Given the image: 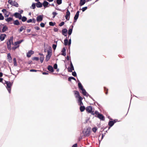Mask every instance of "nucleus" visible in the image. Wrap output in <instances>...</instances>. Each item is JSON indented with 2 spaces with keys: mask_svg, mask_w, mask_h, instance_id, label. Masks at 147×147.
Instances as JSON below:
<instances>
[{
  "mask_svg": "<svg viewBox=\"0 0 147 147\" xmlns=\"http://www.w3.org/2000/svg\"><path fill=\"white\" fill-rule=\"evenodd\" d=\"M57 45L55 44H53V49L55 50L56 47Z\"/></svg>",
  "mask_w": 147,
  "mask_h": 147,
  "instance_id": "4d7b16f0",
  "label": "nucleus"
},
{
  "mask_svg": "<svg viewBox=\"0 0 147 147\" xmlns=\"http://www.w3.org/2000/svg\"><path fill=\"white\" fill-rule=\"evenodd\" d=\"M19 47V45L17 46L13 47L12 48L13 50H15L16 49H17Z\"/></svg>",
  "mask_w": 147,
  "mask_h": 147,
  "instance_id": "603ef678",
  "label": "nucleus"
},
{
  "mask_svg": "<svg viewBox=\"0 0 147 147\" xmlns=\"http://www.w3.org/2000/svg\"><path fill=\"white\" fill-rule=\"evenodd\" d=\"M49 24L51 26H53L55 24V23H53L52 22H49Z\"/></svg>",
  "mask_w": 147,
  "mask_h": 147,
  "instance_id": "c03bdc74",
  "label": "nucleus"
},
{
  "mask_svg": "<svg viewBox=\"0 0 147 147\" xmlns=\"http://www.w3.org/2000/svg\"><path fill=\"white\" fill-rule=\"evenodd\" d=\"M75 95H76V98H79V96H80L79 95V93L78 91L74 90V91Z\"/></svg>",
  "mask_w": 147,
  "mask_h": 147,
  "instance_id": "aec40b11",
  "label": "nucleus"
},
{
  "mask_svg": "<svg viewBox=\"0 0 147 147\" xmlns=\"http://www.w3.org/2000/svg\"><path fill=\"white\" fill-rule=\"evenodd\" d=\"M14 16L16 18H18L20 20L21 19L22 16L19 13L17 12L15 13Z\"/></svg>",
  "mask_w": 147,
  "mask_h": 147,
  "instance_id": "9d476101",
  "label": "nucleus"
},
{
  "mask_svg": "<svg viewBox=\"0 0 147 147\" xmlns=\"http://www.w3.org/2000/svg\"><path fill=\"white\" fill-rule=\"evenodd\" d=\"M72 75L74 77H76L77 76L76 74L75 71L72 72Z\"/></svg>",
  "mask_w": 147,
  "mask_h": 147,
  "instance_id": "864d4df0",
  "label": "nucleus"
},
{
  "mask_svg": "<svg viewBox=\"0 0 147 147\" xmlns=\"http://www.w3.org/2000/svg\"><path fill=\"white\" fill-rule=\"evenodd\" d=\"M86 111L89 113H91V114L94 115V111H92V108L91 106H89L86 107Z\"/></svg>",
  "mask_w": 147,
  "mask_h": 147,
  "instance_id": "7ed1b4c3",
  "label": "nucleus"
},
{
  "mask_svg": "<svg viewBox=\"0 0 147 147\" xmlns=\"http://www.w3.org/2000/svg\"><path fill=\"white\" fill-rule=\"evenodd\" d=\"M68 45L69 46L71 44V39H70L69 40V41H68Z\"/></svg>",
  "mask_w": 147,
  "mask_h": 147,
  "instance_id": "0e129e2a",
  "label": "nucleus"
},
{
  "mask_svg": "<svg viewBox=\"0 0 147 147\" xmlns=\"http://www.w3.org/2000/svg\"><path fill=\"white\" fill-rule=\"evenodd\" d=\"M5 83L6 84L7 86L6 87L9 93H11V87L13 85V82L11 83L10 81H5Z\"/></svg>",
  "mask_w": 147,
  "mask_h": 147,
  "instance_id": "f03ea898",
  "label": "nucleus"
},
{
  "mask_svg": "<svg viewBox=\"0 0 147 147\" xmlns=\"http://www.w3.org/2000/svg\"><path fill=\"white\" fill-rule=\"evenodd\" d=\"M26 28V27L25 26H21L20 29L19 30V31L20 32L23 31V30H25Z\"/></svg>",
  "mask_w": 147,
  "mask_h": 147,
  "instance_id": "a878e982",
  "label": "nucleus"
},
{
  "mask_svg": "<svg viewBox=\"0 0 147 147\" xmlns=\"http://www.w3.org/2000/svg\"><path fill=\"white\" fill-rule=\"evenodd\" d=\"M116 122V121L115 120L114 121H109L108 123V125L110 126V127L109 128V129L111 127L113 126L115 123Z\"/></svg>",
  "mask_w": 147,
  "mask_h": 147,
  "instance_id": "6e6552de",
  "label": "nucleus"
},
{
  "mask_svg": "<svg viewBox=\"0 0 147 147\" xmlns=\"http://www.w3.org/2000/svg\"><path fill=\"white\" fill-rule=\"evenodd\" d=\"M53 67L55 69H57V64H55L53 66Z\"/></svg>",
  "mask_w": 147,
  "mask_h": 147,
  "instance_id": "6e6d98bb",
  "label": "nucleus"
},
{
  "mask_svg": "<svg viewBox=\"0 0 147 147\" xmlns=\"http://www.w3.org/2000/svg\"><path fill=\"white\" fill-rule=\"evenodd\" d=\"M4 18L1 13H0V20H3L4 19Z\"/></svg>",
  "mask_w": 147,
  "mask_h": 147,
  "instance_id": "49530a36",
  "label": "nucleus"
},
{
  "mask_svg": "<svg viewBox=\"0 0 147 147\" xmlns=\"http://www.w3.org/2000/svg\"><path fill=\"white\" fill-rule=\"evenodd\" d=\"M72 147H77V144H74L72 146Z\"/></svg>",
  "mask_w": 147,
  "mask_h": 147,
  "instance_id": "338daca9",
  "label": "nucleus"
},
{
  "mask_svg": "<svg viewBox=\"0 0 147 147\" xmlns=\"http://www.w3.org/2000/svg\"><path fill=\"white\" fill-rule=\"evenodd\" d=\"M47 69L49 71L51 72H53L54 71V69L53 67L51 65H49Z\"/></svg>",
  "mask_w": 147,
  "mask_h": 147,
  "instance_id": "393cba45",
  "label": "nucleus"
},
{
  "mask_svg": "<svg viewBox=\"0 0 147 147\" xmlns=\"http://www.w3.org/2000/svg\"><path fill=\"white\" fill-rule=\"evenodd\" d=\"M13 24L16 25L18 26L20 24V22L18 20H16L13 22Z\"/></svg>",
  "mask_w": 147,
  "mask_h": 147,
  "instance_id": "c85d7f7f",
  "label": "nucleus"
},
{
  "mask_svg": "<svg viewBox=\"0 0 147 147\" xmlns=\"http://www.w3.org/2000/svg\"><path fill=\"white\" fill-rule=\"evenodd\" d=\"M12 5L16 7H18L19 6V5L18 3L16 2V1H13V3L11 5Z\"/></svg>",
  "mask_w": 147,
  "mask_h": 147,
  "instance_id": "bb28decb",
  "label": "nucleus"
},
{
  "mask_svg": "<svg viewBox=\"0 0 147 147\" xmlns=\"http://www.w3.org/2000/svg\"><path fill=\"white\" fill-rule=\"evenodd\" d=\"M27 22L28 23H30V22H32V20L31 19H30L28 20L27 21Z\"/></svg>",
  "mask_w": 147,
  "mask_h": 147,
  "instance_id": "680f3d73",
  "label": "nucleus"
},
{
  "mask_svg": "<svg viewBox=\"0 0 147 147\" xmlns=\"http://www.w3.org/2000/svg\"><path fill=\"white\" fill-rule=\"evenodd\" d=\"M27 19V18L26 17L23 16L22 18H21V19H22V22H24L26 21Z\"/></svg>",
  "mask_w": 147,
  "mask_h": 147,
  "instance_id": "e433bc0d",
  "label": "nucleus"
},
{
  "mask_svg": "<svg viewBox=\"0 0 147 147\" xmlns=\"http://www.w3.org/2000/svg\"><path fill=\"white\" fill-rule=\"evenodd\" d=\"M80 111L82 112H83L85 109V107L84 106L81 105L80 108Z\"/></svg>",
  "mask_w": 147,
  "mask_h": 147,
  "instance_id": "7c9ffc66",
  "label": "nucleus"
},
{
  "mask_svg": "<svg viewBox=\"0 0 147 147\" xmlns=\"http://www.w3.org/2000/svg\"><path fill=\"white\" fill-rule=\"evenodd\" d=\"M73 28V26H72L71 28H69L68 30V34L69 35H70L72 32Z\"/></svg>",
  "mask_w": 147,
  "mask_h": 147,
  "instance_id": "c756f323",
  "label": "nucleus"
},
{
  "mask_svg": "<svg viewBox=\"0 0 147 147\" xmlns=\"http://www.w3.org/2000/svg\"><path fill=\"white\" fill-rule=\"evenodd\" d=\"M6 34H1L0 36V39L1 41L3 40L6 36Z\"/></svg>",
  "mask_w": 147,
  "mask_h": 147,
  "instance_id": "2eb2a0df",
  "label": "nucleus"
},
{
  "mask_svg": "<svg viewBox=\"0 0 147 147\" xmlns=\"http://www.w3.org/2000/svg\"><path fill=\"white\" fill-rule=\"evenodd\" d=\"M38 71V70H37L34 69H31L30 70V72H36Z\"/></svg>",
  "mask_w": 147,
  "mask_h": 147,
  "instance_id": "bf43d9fd",
  "label": "nucleus"
},
{
  "mask_svg": "<svg viewBox=\"0 0 147 147\" xmlns=\"http://www.w3.org/2000/svg\"><path fill=\"white\" fill-rule=\"evenodd\" d=\"M64 45L65 46H67L68 45V40L66 38L64 40Z\"/></svg>",
  "mask_w": 147,
  "mask_h": 147,
  "instance_id": "72a5a7b5",
  "label": "nucleus"
},
{
  "mask_svg": "<svg viewBox=\"0 0 147 147\" xmlns=\"http://www.w3.org/2000/svg\"><path fill=\"white\" fill-rule=\"evenodd\" d=\"M22 42V40L21 41H18L15 42L14 43V44L15 45H19V44L21 43Z\"/></svg>",
  "mask_w": 147,
  "mask_h": 147,
  "instance_id": "a19ab883",
  "label": "nucleus"
},
{
  "mask_svg": "<svg viewBox=\"0 0 147 147\" xmlns=\"http://www.w3.org/2000/svg\"><path fill=\"white\" fill-rule=\"evenodd\" d=\"M8 3H9L11 5L13 3V1H12V0H9L8 1Z\"/></svg>",
  "mask_w": 147,
  "mask_h": 147,
  "instance_id": "13d9d810",
  "label": "nucleus"
},
{
  "mask_svg": "<svg viewBox=\"0 0 147 147\" xmlns=\"http://www.w3.org/2000/svg\"><path fill=\"white\" fill-rule=\"evenodd\" d=\"M64 24V22H62L59 24V26H62Z\"/></svg>",
  "mask_w": 147,
  "mask_h": 147,
  "instance_id": "de8ad7c7",
  "label": "nucleus"
},
{
  "mask_svg": "<svg viewBox=\"0 0 147 147\" xmlns=\"http://www.w3.org/2000/svg\"><path fill=\"white\" fill-rule=\"evenodd\" d=\"M104 90L105 94H106L107 95L108 94V89L106 88V87H104Z\"/></svg>",
  "mask_w": 147,
  "mask_h": 147,
  "instance_id": "58836bf2",
  "label": "nucleus"
},
{
  "mask_svg": "<svg viewBox=\"0 0 147 147\" xmlns=\"http://www.w3.org/2000/svg\"><path fill=\"white\" fill-rule=\"evenodd\" d=\"M70 68H68V71L69 72H72V70H74V68L71 62H70Z\"/></svg>",
  "mask_w": 147,
  "mask_h": 147,
  "instance_id": "0eeeda50",
  "label": "nucleus"
},
{
  "mask_svg": "<svg viewBox=\"0 0 147 147\" xmlns=\"http://www.w3.org/2000/svg\"><path fill=\"white\" fill-rule=\"evenodd\" d=\"M65 51L66 49L64 47L63 48L61 51V52L62 53H61V55H62L65 56L66 55Z\"/></svg>",
  "mask_w": 147,
  "mask_h": 147,
  "instance_id": "5701e85b",
  "label": "nucleus"
},
{
  "mask_svg": "<svg viewBox=\"0 0 147 147\" xmlns=\"http://www.w3.org/2000/svg\"><path fill=\"white\" fill-rule=\"evenodd\" d=\"M78 87L79 89L81 90L84 89L83 86L80 82L78 83Z\"/></svg>",
  "mask_w": 147,
  "mask_h": 147,
  "instance_id": "cd10ccee",
  "label": "nucleus"
},
{
  "mask_svg": "<svg viewBox=\"0 0 147 147\" xmlns=\"http://www.w3.org/2000/svg\"><path fill=\"white\" fill-rule=\"evenodd\" d=\"M37 7L38 8L41 7H42V4L40 1H38L37 3L36 4Z\"/></svg>",
  "mask_w": 147,
  "mask_h": 147,
  "instance_id": "b1692460",
  "label": "nucleus"
},
{
  "mask_svg": "<svg viewBox=\"0 0 147 147\" xmlns=\"http://www.w3.org/2000/svg\"><path fill=\"white\" fill-rule=\"evenodd\" d=\"M7 30L8 28L7 27L3 24V26L2 28V32H5Z\"/></svg>",
  "mask_w": 147,
  "mask_h": 147,
  "instance_id": "6ab92c4d",
  "label": "nucleus"
},
{
  "mask_svg": "<svg viewBox=\"0 0 147 147\" xmlns=\"http://www.w3.org/2000/svg\"><path fill=\"white\" fill-rule=\"evenodd\" d=\"M53 15V18H54L55 17V16L57 14V13L56 12H53L52 13Z\"/></svg>",
  "mask_w": 147,
  "mask_h": 147,
  "instance_id": "79ce46f5",
  "label": "nucleus"
},
{
  "mask_svg": "<svg viewBox=\"0 0 147 147\" xmlns=\"http://www.w3.org/2000/svg\"><path fill=\"white\" fill-rule=\"evenodd\" d=\"M97 117L102 120H103L104 119V118L102 114H100V113L98 114V115L97 116Z\"/></svg>",
  "mask_w": 147,
  "mask_h": 147,
  "instance_id": "412c9836",
  "label": "nucleus"
},
{
  "mask_svg": "<svg viewBox=\"0 0 147 147\" xmlns=\"http://www.w3.org/2000/svg\"><path fill=\"white\" fill-rule=\"evenodd\" d=\"M13 20L12 18H7L6 19H5V20L7 22H9L10 21H11L12 20Z\"/></svg>",
  "mask_w": 147,
  "mask_h": 147,
  "instance_id": "473e14b6",
  "label": "nucleus"
},
{
  "mask_svg": "<svg viewBox=\"0 0 147 147\" xmlns=\"http://www.w3.org/2000/svg\"><path fill=\"white\" fill-rule=\"evenodd\" d=\"M70 13L68 9L67 10L66 14L65 16L66 19L67 20H69L70 16Z\"/></svg>",
  "mask_w": 147,
  "mask_h": 147,
  "instance_id": "1a4fd4ad",
  "label": "nucleus"
},
{
  "mask_svg": "<svg viewBox=\"0 0 147 147\" xmlns=\"http://www.w3.org/2000/svg\"><path fill=\"white\" fill-rule=\"evenodd\" d=\"M34 53V51L31 50L29 51L27 53V56L28 57H30L31 55L33 54Z\"/></svg>",
  "mask_w": 147,
  "mask_h": 147,
  "instance_id": "ddd939ff",
  "label": "nucleus"
},
{
  "mask_svg": "<svg viewBox=\"0 0 147 147\" xmlns=\"http://www.w3.org/2000/svg\"><path fill=\"white\" fill-rule=\"evenodd\" d=\"M39 55L40 56V62L41 63H42L43 62L44 60V56L42 54L40 53H39Z\"/></svg>",
  "mask_w": 147,
  "mask_h": 147,
  "instance_id": "f3484780",
  "label": "nucleus"
},
{
  "mask_svg": "<svg viewBox=\"0 0 147 147\" xmlns=\"http://www.w3.org/2000/svg\"><path fill=\"white\" fill-rule=\"evenodd\" d=\"M71 79L74 80H76V79L73 77H69L68 78V80L69 81H71Z\"/></svg>",
  "mask_w": 147,
  "mask_h": 147,
  "instance_id": "c9c22d12",
  "label": "nucleus"
},
{
  "mask_svg": "<svg viewBox=\"0 0 147 147\" xmlns=\"http://www.w3.org/2000/svg\"><path fill=\"white\" fill-rule=\"evenodd\" d=\"M32 21H33L34 23H35L36 22V20L35 19L33 18L32 19Z\"/></svg>",
  "mask_w": 147,
  "mask_h": 147,
  "instance_id": "774afa93",
  "label": "nucleus"
},
{
  "mask_svg": "<svg viewBox=\"0 0 147 147\" xmlns=\"http://www.w3.org/2000/svg\"><path fill=\"white\" fill-rule=\"evenodd\" d=\"M32 59L34 60L38 61L39 60V58L37 57H33Z\"/></svg>",
  "mask_w": 147,
  "mask_h": 147,
  "instance_id": "a18cd8bd",
  "label": "nucleus"
},
{
  "mask_svg": "<svg viewBox=\"0 0 147 147\" xmlns=\"http://www.w3.org/2000/svg\"><path fill=\"white\" fill-rule=\"evenodd\" d=\"M40 26L42 27H44L45 26V24L43 23H41L40 24Z\"/></svg>",
  "mask_w": 147,
  "mask_h": 147,
  "instance_id": "5fc2aeb1",
  "label": "nucleus"
},
{
  "mask_svg": "<svg viewBox=\"0 0 147 147\" xmlns=\"http://www.w3.org/2000/svg\"><path fill=\"white\" fill-rule=\"evenodd\" d=\"M7 57H8V59L9 60L11 61L12 58H11V56L10 55V53H9L8 54Z\"/></svg>",
  "mask_w": 147,
  "mask_h": 147,
  "instance_id": "4c0bfd02",
  "label": "nucleus"
},
{
  "mask_svg": "<svg viewBox=\"0 0 147 147\" xmlns=\"http://www.w3.org/2000/svg\"><path fill=\"white\" fill-rule=\"evenodd\" d=\"M83 133L85 136H88L90 135V129H87L84 132H83Z\"/></svg>",
  "mask_w": 147,
  "mask_h": 147,
  "instance_id": "39448f33",
  "label": "nucleus"
},
{
  "mask_svg": "<svg viewBox=\"0 0 147 147\" xmlns=\"http://www.w3.org/2000/svg\"><path fill=\"white\" fill-rule=\"evenodd\" d=\"M43 19V16L41 15L38 16L36 18V21L38 22L42 21Z\"/></svg>",
  "mask_w": 147,
  "mask_h": 147,
  "instance_id": "f8f14e48",
  "label": "nucleus"
},
{
  "mask_svg": "<svg viewBox=\"0 0 147 147\" xmlns=\"http://www.w3.org/2000/svg\"><path fill=\"white\" fill-rule=\"evenodd\" d=\"M87 9V7H83L82 9V11L84 12Z\"/></svg>",
  "mask_w": 147,
  "mask_h": 147,
  "instance_id": "8fccbe9b",
  "label": "nucleus"
},
{
  "mask_svg": "<svg viewBox=\"0 0 147 147\" xmlns=\"http://www.w3.org/2000/svg\"><path fill=\"white\" fill-rule=\"evenodd\" d=\"M67 30L66 28L63 29L62 30V34L65 36H67Z\"/></svg>",
  "mask_w": 147,
  "mask_h": 147,
  "instance_id": "9b49d317",
  "label": "nucleus"
},
{
  "mask_svg": "<svg viewBox=\"0 0 147 147\" xmlns=\"http://www.w3.org/2000/svg\"><path fill=\"white\" fill-rule=\"evenodd\" d=\"M94 113V115L95 114L96 115H98V114H99V113H98V112L97 111H96Z\"/></svg>",
  "mask_w": 147,
  "mask_h": 147,
  "instance_id": "e2e57ef3",
  "label": "nucleus"
},
{
  "mask_svg": "<svg viewBox=\"0 0 147 147\" xmlns=\"http://www.w3.org/2000/svg\"><path fill=\"white\" fill-rule=\"evenodd\" d=\"M79 12H80L79 11H78L74 17V19L75 21H76L78 18Z\"/></svg>",
  "mask_w": 147,
  "mask_h": 147,
  "instance_id": "dca6fc26",
  "label": "nucleus"
},
{
  "mask_svg": "<svg viewBox=\"0 0 147 147\" xmlns=\"http://www.w3.org/2000/svg\"><path fill=\"white\" fill-rule=\"evenodd\" d=\"M13 61L14 63V65L15 66H17V61L16 60V59L15 58H14L13 59Z\"/></svg>",
  "mask_w": 147,
  "mask_h": 147,
  "instance_id": "f704fd0d",
  "label": "nucleus"
},
{
  "mask_svg": "<svg viewBox=\"0 0 147 147\" xmlns=\"http://www.w3.org/2000/svg\"><path fill=\"white\" fill-rule=\"evenodd\" d=\"M49 4V3L47 1H45L43 2L42 4L43 6L45 7H48V5Z\"/></svg>",
  "mask_w": 147,
  "mask_h": 147,
  "instance_id": "4be33fe9",
  "label": "nucleus"
},
{
  "mask_svg": "<svg viewBox=\"0 0 147 147\" xmlns=\"http://www.w3.org/2000/svg\"><path fill=\"white\" fill-rule=\"evenodd\" d=\"M97 130V129L96 127H93L92 128V131L94 133L96 132Z\"/></svg>",
  "mask_w": 147,
  "mask_h": 147,
  "instance_id": "37998d69",
  "label": "nucleus"
},
{
  "mask_svg": "<svg viewBox=\"0 0 147 147\" xmlns=\"http://www.w3.org/2000/svg\"><path fill=\"white\" fill-rule=\"evenodd\" d=\"M86 3L85 0H80V6L83 5Z\"/></svg>",
  "mask_w": 147,
  "mask_h": 147,
  "instance_id": "2f4dec72",
  "label": "nucleus"
},
{
  "mask_svg": "<svg viewBox=\"0 0 147 147\" xmlns=\"http://www.w3.org/2000/svg\"><path fill=\"white\" fill-rule=\"evenodd\" d=\"M78 98V101L79 103V105L80 106L83 105V104L82 101V100L83 99V98L81 96H79Z\"/></svg>",
  "mask_w": 147,
  "mask_h": 147,
  "instance_id": "4468645a",
  "label": "nucleus"
},
{
  "mask_svg": "<svg viewBox=\"0 0 147 147\" xmlns=\"http://www.w3.org/2000/svg\"><path fill=\"white\" fill-rule=\"evenodd\" d=\"M51 52L50 51H47L48 54L46 55L45 60L46 61H48L50 59L51 56Z\"/></svg>",
  "mask_w": 147,
  "mask_h": 147,
  "instance_id": "20e7f679",
  "label": "nucleus"
},
{
  "mask_svg": "<svg viewBox=\"0 0 147 147\" xmlns=\"http://www.w3.org/2000/svg\"><path fill=\"white\" fill-rule=\"evenodd\" d=\"M2 11L4 13L5 17H7L9 16V12L7 11L5 9H3L2 10Z\"/></svg>",
  "mask_w": 147,
  "mask_h": 147,
  "instance_id": "423d86ee",
  "label": "nucleus"
},
{
  "mask_svg": "<svg viewBox=\"0 0 147 147\" xmlns=\"http://www.w3.org/2000/svg\"><path fill=\"white\" fill-rule=\"evenodd\" d=\"M32 6L33 9H34L36 7L35 4V3H33L32 4Z\"/></svg>",
  "mask_w": 147,
  "mask_h": 147,
  "instance_id": "3c124183",
  "label": "nucleus"
},
{
  "mask_svg": "<svg viewBox=\"0 0 147 147\" xmlns=\"http://www.w3.org/2000/svg\"><path fill=\"white\" fill-rule=\"evenodd\" d=\"M56 2L58 5H60L62 3V0H57Z\"/></svg>",
  "mask_w": 147,
  "mask_h": 147,
  "instance_id": "ea45409f",
  "label": "nucleus"
},
{
  "mask_svg": "<svg viewBox=\"0 0 147 147\" xmlns=\"http://www.w3.org/2000/svg\"><path fill=\"white\" fill-rule=\"evenodd\" d=\"M58 29L57 28H55L54 29V31H55V32H57L58 31Z\"/></svg>",
  "mask_w": 147,
  "mask_h": 147,
  "instance_id": "69168bd1",
  "label": "nucleus"
},
{
  "mask_svg": "<svg viewBox=\"0 0 147 147\" xmlns=\"http://www.w3.org/2000/svg\"><path fill=\"white\" fill-rule=\"evenodd\" d=\"M3 26V24H1L0 25V33L2 32V30H1V29L2 28V27Z\"/></svg>",
  "mask_w": 147,
  "mask_h": 147,
  "instance_id": "09e8293b",
  "label": "nucleus"
},
{
  "mask_svg": "<svg viewBox=\"0 0 147 147\" xmlns=\"http://www.w3.org/2000/svg\"><path fill=\"white\" fill-rule=\"evenodd\" d=\"M13 36L11 37L10 38L7 42V48L9 50H11V44L13 45Z\"/></svg>",
  "mask_w": 147,
  "mask_h": 147,
  "instance_id": "f257e3e1",
  "label": "nucleus"
},
{
  "mask_svg": "<svg viewBox=\"0 0 147 147\" xmlns=\"http://www.w3.org/2000/svg\"><path fill=\"white\" fill-rule=\"evenodd\" d=\"M34 28L38 30H40V28L38 26H36L34 27Z\"/></svg>",
  "mask_w": 147,
  "mask_h": 147,
  "instance_id": "052dcab7",
  "label": "nucleus"
},
{
  "mask_svg": "<svg viewBox=\"0 0 147 147\" xmlns=\"http://www.w3.org/2000/svg\"><path fill=\"white\" fill-rule=\"evenodd\" d=\"M81 90L82 91V94L83 95L86 96H88L89 95V94L86 92L84 89V88L82 90Z\"/></svg>",
  "mask_w": 147,
  "mask_h": 147,
  "instance_id": "a211bd4d",
  "label": "nucleus"
}]
</instances>
